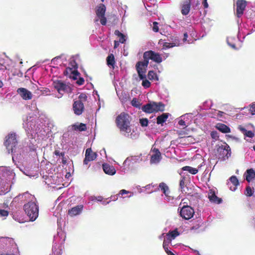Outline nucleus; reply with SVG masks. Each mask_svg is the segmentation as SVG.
Here are the masks:
<instances>
[{
    "label": "nucleus",
    "mask_w": 255,
    "mask_h": 255,
    "mask_svg": "<svg viewBox=\"0 0 255 255\" xmlns=\"http://www.w3.org/2000/svg\"><path fill=\"white\" fill-rule=\"evenodd\" d=\"M143 57L144 59L143 61H138L135 65L136 70L140 79L146 78L145 73L149 59L157 63H161L162 60V57L159 53L152 50L144 52Z\"/></svg>",
    "instance_id": "1"
},
{
    "label": "nucleus",
    "mask_w": 255,
    "mask_h": 255,
    "mask_svg": "<svg viewBox=\"0 0 255 255\" xmlns=\"http://www.w3.org/2000/svg\"><path fill=\"white\" fill-rule=\"evenodd\" d=\"M131 117L125 112L121 113L116 119V124L121 133L126 137H129L131 134Z\"/></svg>",
    "instance_id": "2"
},
{
    "label": "nucleus",
    "mask_w": 255,
    "mask_h": 255,
    "mask_svg": "<svg viewBox=\"0 0 255 255\" xmlns=\"http://www.w3.org/2000/svg\"><path fill=\"white\" fill-rule=\"evenodd\" d=\"M23 209L30 221H34L38 217V206L34 202H29L24 204Z\"/></svg>",
    "instance_id": "3"
},
{
    "label": "nucleus",
    "mask_w": 255,
    "mask_h": 255,
    "mask_svg": "<svg viewBox=\"0 0 255 255\" xmlns=\"http://www.w3.org/2000/svg\"><path fill=\"white\" fill-rule=\"evenodd\" d=\"M87 100V95L85 93H81L78 97V100L74 102L72 108L76 115L80 116L82 114L85 109L84 102Z\"/></svg>",
    "instance_id": "4"
},
{
    "label": "nucleus",
    "mask_w": 255,
    "mask_h": 255,
    "mask_svg": "<svg viewBox=\"0 0 255 255\" xmlns=\"http://www.w3.org/2000/svg\"><path fill=\"white\" fill-rule=\"evenodd\" d=\"M231 155V149L230 146L226 142L223 145L218 146L217 148V156L219 159L226 160Z\"/></svg>",
    "instance_id": "5"
},
{
    "label": "nucleus",
    "mask_w": 255,
    "mask_h": 255,
    "mask_svg": "<svg viewBox=\"0 0 255 255\" xmlns=\"http://www.w3.org/2000/svg\"><path fill=\"white\" fill-rule=\"evenodd\" d=\"M53 86L58 92L61 95H63L64 93H70L72 91L71 87L69 85L60 80L54 82Z\"/></svg>",
    "instance_id": "6"
},
{
    "label": "nucleus",
    "mask_w": 255,
    "mask_h": 255,
    "mask_svg": "<svg viewBox=\"0 0 255 255\" xmlns=\"http://www.w3.org/2000/svg\"><path fill=\"white\" fill-rule=\"evenodd\" d=\"M180 210V216L185 220H189L193 217L195 212L193 208L188 205H184L181 208L179 207L178 210Z\"/></svg>",
    "instance_id": "7"
},
{
    "label": "nucleus",
    "mask_w": 255,
    "mask_h": 255,
    "mask_svg": "<svg viewBox=\"0 0 255 255\" xmlns=\"http://www.w3.org/2000/svg\"><path fill=\"white\" fill-rule=\"evenodd\" d=\"M106 11V6L103 3L99 4L96 8V15L100 19V23L103 25H106L107 23V18L105 16Z\"/></svg>",
    "instance_id": "8"
},
{
    "label": "nucleus",
    "mask_w": 255,
    "mask_h": 255,
    "mask_svg": "<svg viewBox=\"0 0 255 255\" xmlns=\"http://www.w3.org/2000/svg\"><path fill=\"white\" fill-rule=\"evenodd\" d=\"M5 138L4 145L8 150H10L12 152L13 148L17 145L16 135L15 133H11L9 134Z\"/></svg>",
    "instance_id": "9"
},
{
    "label": "nucleus",
    "mask_w": 255,
    "mask_h": 255,
    "mask_svg": "<svg viewBox=\"0 0 255 255\" xmlns=\"http://www.w3.org/2000/svg\"><path fill=\"white\" fill-rule=\"evenodd\" d=\"M247 5L246 0H237L236 2V14L238 17H240L243 14Z\"/></svg>",
    "instance_id": "10"
},
{
    "label": "nucleus",
    "mask_w": 255,
    "mask_h": 255,
    "mask_svg": "<svg viewBox=\"0 0 255 255\" xmlns=\"http://www.w3.org/2000/svg\"><path fill=\"white\" fill-rule=\"evenodd\" d=\"M16 92L24 100H30L32 98L31 92L25 88H18Z\"/></svg>",
    "instance_id": "11"
},
{
    "label": "nucleus",
    "mask_w": 255,
    "mask_h": 255,
    "mask_svg": "<svg viewBox=\"0 0 255 255\" xmlns=\"http://www.w3.org/2000/svg\"><path fill=\"white\" fill-rule=\"evenodd\" d=\"M97 154L93 152L91 148H88L85 152V157L83 161L84 164H88V162L94 160L97 158Z\"/></svg>",
    "instance_id": "12"
},
{
    "label": "nucleus",
    "mask_w": 255,
    "mask_h": 255,
    "mask_svg": "<svg viewBox=\"0 0 255 255\" xmlns=\"http://www.w3.org/2000/svg\"><path fill=\"white\" fill-rule=\"evenodd\" d=\"M153 154L151 156L150 162L151 164L157 163L159 162L161 159V154L158 148H154L152 149Z\"/></svg>",
    "instance_id": "13"
},
{
    "label": "nucleus",
    "mask_w": 255,
    "mask_h": 255,
    "mask_svg": "<svg viewBox=\"0 0 255 255\" xmlns=\"http://www.w3.org/2000/svg\"><path fill=\"white\" fill-rule=\"evenodd\" d=\"M159 188L162 191L165 196L167 197L168 200L173 199V197L170 195V191L168 186L164 182H161L159 184Z\"/></svg>",
    "instance_id": "14"
},
{
    "label": "nucleus",
    "mask_w": 255,
    "mask_h": 255,
    "mask_svg": "<svg viewBox=\"0 0 255 255\" xmlns=\"http://www.w3.org/2000/svg\"><path fill=\"white\" fill-rule=\"evenodd\" d=\"M83 209V205H79L69 209L68 215L71 217H73L79 215Z\"/></svg>",
    "instance_id": "15"
},
{
    "label": "nucleus",
    "mask_w": 255,
    "mask_h": 255,
    "mask_svg": "<svg viewBox=\"0 0 255 255\" xmlns=\"http://www.w3.org/2000/svg\"><path fill=\"white\" fill-rule=\"evenodd\" d=\"M102 166L104 172L107 174L113 175L116 172V170L113 165H111L108 163H104Z\"/></svg>",
    "instance_id": "16"
},
{
    "label": "nucleus",
    "mask_w": 255,
    "mask_h": 255,
    "mask_svg": "<svg viewBox=\"0 0 255 255\" xmlns=\"http://www.w3.org/2000/svg\"><path fill=\"white\" fill-rule=\"evenodd\" d=\"M191 0H185L181 6V13L184 15H187L190 10Z\"/></svg>",
    "instance_id": "17"
},
{
    "label": "nucleus",
    "mask_w": 255,
    "mask_h": 255,
    "mask_svg": "<svg viewBox=\"0 0 255 255\" xmlns=\"http://www.w3.org/2000/svg\"><path fill=\"white\" fill-rule=\"evenodd\" d=\"M208 198L210 202L216 204H220L222 200L221 198L218 197L214 191L210 190L208 194Z\"/></svg>",
    "instance_id": "18"
},
{
    "label": "nucleus",
    "mask_w": 255,
    "mask_h": 255,
    "mask_svg": "<svg viewBox=\"0 0 255 255\" xmlns=\"http://www.w3.org/2000/svg\"><path fill=\"white\" fill-rule=\"evenodd\" d=\"M179 45V40L175 37L172 38V42H164L163 43V47L164 48H169L174 46H178Z\"/></svg>",
    "instance_id": "19"
},
{
    "label": "nucleus",
    "mask_w": 255,
    "mask_h": 255,
    "mask_svg": "<svg viewBox=\"0 0 255 255\" xmlns=\"http://www.w3.org/2000/svg\"><path fill=\"white\" fill-rule=\"evenodd\" d=\"M215 128L220 131L224 133H229L231 132L230 128L224 124L218 123L216 125Z\"/></svg>",
    "instance_id": "20"
},
{
    "label": "nucleus",
    "mask_w": 255,
    "mask_h": 255,
    "mask_svg": "<svg viewBox=\"0 0 255 255\" xmlns=\"http://www.w3.org/2000/svg\"><path fill=\"white\" fill-rule=\"evenodd\" d=\"M154 112H163L165 110V105L162 102H152Z\"/></svg>",
    "instance_id": "21"
},
{
    "label": "nucleus",
    "mask_w": 255,
    "mask_h": 255,
    "mask_svg": "<svg viewBox=\"0 0 255 255\" xmlns=\"http://www.w3.org/2000/svg\"><path fill=\"white\" fill-rule=\"evenodd\" d=\"M246 175V179L248 182H250L254 178H255V171L253 168L247 170L244 174Z\"/></svg>",
    "instance_id": "22"
},
{
    "label": "nucleus",
    "mask_w": 255,
    "mask_h": 255,
    "mask_svg": "<svg viewBox=\"0 0 255 255\" xmlns=\"http://www.w3.org/2000/svg\"><path fill=\"white\" fill-rule=\"evenodd\" d=\"M169 114L168 113H163L162 115L158 116L156 118V123L158 125H162L165 122L168 118Z\"/></svg>",
    "instance_id": "23"
},
{
    "label": "nucleus",
    "mask_w": 255,
    "mask_h": 255,
    "mask_svg": "<svg viewBox=\"0 0 255 255\" xmlns=\"http://www.w3.org/2000/svg\"><path fill=\"white\" fill-rule=\"evenodd\" d=\"M179 235V233L177 230V229L169 231L167 234V239L170 242L172 240H174L176 237Z\"/></svg>",
    "instance_id": "24"
},
{
    "label": "nucleus",
    "mask_w": 255,
    "mask_h": 255,
    "mask_svg": "<svg viewBox=\"0 0 255 255\" xmlns=\"http://www.w3.org/2000/svg\"><path fill=\"white\" fill-rule=\"evenodd\" d=\"M72 128L73 130L79 131H84L87 129L86 125L83 123L72 125Z\"/></svg>",
    "instance_id": "25"
},
{
    "label": "nucleus",
    "mask_w": 255,
    "mask_h": 255,
    "mask_svg": "<svg viewBox=\"0 0 255 255\" xmlns=\"http://www.w3.org/2000/svg\"><path fill=\"white\" fill-rule=\"evenodd\" d=\"M106 61L108 66L112 67L113 69L115 68L116 61L115 56L113 54H110L108 56Z\"/></svg>",
    "instance_id": "26"
},
{
    "label": "nucleus",
    "mask_w": 255,
    "mask_h": 255,
    "mask_svg": "<svg viewBox=\"0 0 255 255\" xmlns=\"http://www.w3.org/2000/svg\"><path fill=\"white\" fill-rule=\"evenodd\" d=\"M141 110L144 112L148 114L154 113L152 102L143 106Z\"/></svg>",
    "instance_id": "27"
},
{
    "label": "nucleus",
    "mask_w": 255,
    "mask_h": 255,
    "mask_svg": "<svg viewBox=\"0 0 255 255\" xmlns=\"http://www.w3.org/2000/svg\"><path fill=\"white\" fill-rule=\"evenodd\" d=\"M68 72H71L72 73V76L71 77L73 80H77V77L80 75V73L77 70H72V68H67L64 73L65 75H67Z\"/></svg>",
    "instance_id": "28"
},
{
    "label": "nucleus",
    "mask_w": 255,
    "mask_h": 255,
    "mask_svg": "<svg viewBox=\"0 0 255 255\" xmlns=\"http://www.w3.org/2000/svg\"><path fill=\"white\" fill-rule=\"evenodd\" d=\"M239 129L242 131V132L244 133V135L246 136L252 138L255 136L254 133L251 131V130H247L245 128L239 126Z\"/></svg>",
    "instance_id": "29"
},
{
    "label": "nucleus",
    "mask_w": 255,
    "mask_h": 255,
    "mask_svg": "<svg viewBox=\"0 0 255 255\" xmlns=\"http://www.w3.org/2000/svg\"><path fill=\"white\" fill-rule=\"evenodd\" d=\"M182 170L183 171H187L190 173L195 175L198 172V169L196 168H193L189 166H185L182 168Z\"/></svg>",
    "instance_id": "30"
},
{
    "label": "nucleus",
    "mask_w": 255,
    "mask_h": 255,
    "mask_svg": "<svg viewBox=\"0 0 255 255\" xmlns=\"http://www.w3.org/2000/svg\"><path fill=\"white\" fill-rule=\"evenodd\" d=\"M230 182L233 184V185L234 186L233 189L231 187H230V189L232 191L235 190L236 187L239 185V182L236 176H232L230 179H229Z\"/></svg>",
    "instance_id": "31"
},
{
    "label": "nucleus",
    "mask_w": 255,
    "mask_h": 255,
    "mask_svg": "<svg viewBox=\"0 0 255 255\" xmlns=\"http://www.w3.org/2000/svg\"><path fill=\"white\" fill-rule=\"evenodd\" d=\"M148 78L150 80H158L156 73L153 70L149 71L147 74Z\"/></svg>",
    "instance_id": "32"
},
{
    "label": "nucleus",
    "mask_w": 255,
    "mask_h": 255,
    "mask_svg": "<svg viewBox=\"0 0 255 255\" xmlns=\"http://www.w3.org/2000/svg\"><path fill=\"white\" fill-rule=\"evenodd\" d=\"M131 105L135 108H140L141 104L138 100L136 98H133L131 102Z\"/></svg>",
    "instance_id": "33"
},
{
    "label": "nucleus",
    "mask_w": 255,
    "mask_h": 255,
    "mask_svg": "<svg viewBox=\"0 0 255 255\" xmlns=\"http://www.w3.org/2000/svg\"><path fill=\"white\" fill-rule=\"evenodd\" d=\"M179 186H180V188L181 189V192L182 193H186V192L185 191V190L184 189V187L186 186L185 183V177H183L180 180Z\"/></svg>",
    "instance_id": "34"
},
{
    "label": "nucleus",
    "mask_w": 255,
    "mask_h": 255,
    "mask_svg": "<svg viewBox=\"0 0 255 255\" xmlns=\"http://www.w3.org/2000/svg\"><path fill=\"white\" fill-rule=\"evenodd\" d=\"M254 190L250 187L248 186L246 188L245 194L247 196H251L254 193Z\"/></svg>",
    "instance_id": "35"
},
{
    "label": "nucleus",
    "mask_w": 255,
    "mask_h": 255,
    "mask_svg": "<svg viewBox=\"0 0 255 255\" xmlns=\"http://www.w3.org/2000/svg\"><path fill=\"white\" fill-rule=\"evenodd\" d=\"M142 80V86L145 88H148L150 87L151 85L150 82L148 80L145 79V78Z\"/></svg>",
    "instance_id": "36"
},
{
    "label": "nucleus",
    "mask_w": 255,
    "mask_h": 255,
    "mask_svg": "<svg viewBox=\"0 0 255 255\" xmlns=\"http://www.w3.org/2000/svg\"><path fill=\"white\" fill-rule=\"evenodd\" d=\"M139 123L142 127H147L148 121L146 118H142L139 120Z\"/></svg>",
    "instance_id": "37"
},
{
    "label": "nucleus",
    "mask_w": 255,
    "mask_h": 255,
    "mask_svg": "<svg viewBox=\"0 0 255 255\" xmlns=\"http://www.w3.org/2000/svg\"><path fill=\"white\" fill-rule=\"evenodd\" d=\"M118 195H113L111 196L110 197L111 200L109 201H107L106 202H105V201L103 202V204H109L111 201H116L118 199Z\"/></svg>",
    "instance_id": "38"
},
{
    "label": "nucleus",
    "mask_w": 255,
    "mask_h": 255,
    "mask_svg": "<svg viewBox=\"0 0 255 255\" xmlns=\"http://www.w3.org/2000/svg\"><path fill=\"white\" fill-rule=\"evenodd\" d=\"M8 215V212L7 211L0 209V216L1 217H6Z\"/></svg>",
    "instance_id": "39"
},
{
    "label": "nucleus",
    "mask_w": 255,
    "mask_h": 255,
    "mask_svg": "<svg viewBox=\"0 0 255 255\" xmlns=\"http://www.w3.org/2000/svg\"><path fill=\"white\" fill-rule=\"evenodd\" d=\"M158 22H154L153 23V27H152V29L153 30V31L155 32H157L159 31V28H158Z\"/></svg>",
    "instance_id": "40"
},
{
    "label": "nucleus",
    "mask_w": 255,
    "mask_h": 255,
    "mask_svg": "<svg viewBox=\"0 0 255 255\" xmlns=\"http://www.w3.org/2000/svg\"><path fill=\"white\" fill-rule=\"evenodd\" d=\"M250 112L252 115H255V104H253L250 106Z\"/></svg>",
    "instance_id": "41"
},
{
    "label": "nucleus",
    "mask_w": 255,
    "mask_h": 255,
    "mask_svg": "<svg viewBox=\"0 0 255 255\" xmlns=\"http://www.w3.org/2000/svg\"><path fill=\"white\" fill-rule=\"evenodd\" d=\"M168 245L166 244L165 241L164 240L163 243V248H164L165 252L167 253V254H168V253H169V252H170L168 250Z\"/></svg>",
    "instance_id": "42"
},
{
    "label": "nucleus",
    "mask_w": 255,
    "mask_h": 255,
    "mask_svg": "<svg viewBox=\"0 0 255 255\" xmlns=\"http://www.w3.org/2000/svg\"><path fill=\"white\" fill-rule=\"evenodd\" d=\"M211 136L212 138L214 139H217L218 138H219V135L218 134V133L216 131H212L211 133Z\"/></svg>",
    "instance_id": "43"
},
{
    "label": "nucleus",
    "mask_w": 255,
    "mask_h": 255,
    "mask_svg": "<svg viewBox=\"0 0 255 255\" xmlns=\"http://www.w3.org/2000/svg\"><path fill=\"white\" fill-rule=\"evenodd\" d=\"M178 124L180 126L182 127L183 128H185L187 127L185 121L182 119L179 121Z\"/></svg>",
    "instance_id": "44"
},
{
    "label": "nucleus",
    "mask_w": 255,
    "mask_h": 255,
    "mask_svg": "<svg viewBox=\"0 0 255 255\" xmlns=\"http://www.w3.org/2000/svg\"><path fill=\"white\" fill-rule=\"evenodd\" d=\"M70 64L72 67V68H74V70H77L78 68V64L76 62L75 60H72L70 62Z\"/></svg>",
    "instance_id": "45"
},
{
    "label": "nucleus",
    "mask_w": 255,
    "mask_h": 255,
    "mask_svg": "<svg viewBox=\"0 0 255 255\" xmlns=\"http://www.w3.org/2000/svg\"><path fill=\"white\" fill-rule=\"evenodd\" d=\"M84 79L82 77H80L79 78V79L76 82V83L78 85H82L84 84Z\"/></svg>",
    "instance_id": "46"
},
{
    "label": "nucleus",
    "mask_w": 255,
    "mask_h": 255,
    "mask_svg": "<svg viewBox=\"0 0 255 255\" xmlns=\"http://www.w3.org/2000/svg\"><path fill=\"white\" fill-rule=\"evenodd\" d=\"M200 5V1L199 0H197L195 5H193V7L194 9H199V5Z\"/></svg>",
    "instance_id": "47"
},
{
    "label": "nucleus",
    "mask_w": 255,
    "mask_h": 255,
    "mask_svg": "<svg viewBox=\"0 0 255 255\" xmlns=\"http://www.w3.org/2000/svg\"><path fill=\"white\" fill-rule=\"evenodd\" d=\"M128 193H129V192H128V191H127V190H125V189H122V190H121L120 191V192H119V194H118V195H124V194H128Z\"/></svg>",
    "instance_id": "48"
},
{
    "label": "nucleus",
    "mask_w": 255,
    "mask_h": 255,
    "mask_svg": "<svg viewBox=\"0 0 255 255\" xmlns=\"http://www.w3.org/2000/svg\"><path fill=\"white\" fill-rule=\"evenodd\" d=\"M119 37H120L119 41L121 43H124L126 41L125 36L124 34H123V36H120Z\"/></svg>",
    "instance_id": "49"
},
{
    "label": "nucleus",
    "mask_w": 255,
    "mask_h": 255,
    "mask_svg": "<svg viewBox=\"0 0 255 255\" xmlns=\"http://www.w3.org/2000/svg\"><path fill=\"white\" fill-rule=\"evenodd\" d=\"M115 34L117 35L118 37L123 36V34L120 32L118 30H116L115 31Z\"/></svg>",
    "instance_id": "50"
},
{
    "label": "nucleus",
    "mask_w": 255,
    "mask_h": 255,
    "mask_svg": "<svg viewBox=\"0 0 255 255\" xmlns=\"http://www.w3.org/2000/svg\"><path fill=\"white\" fill-rule=\"evenodd\" d=\"M115 34L117 35L118 37L123 36V34L120 32L118 30H116L115 31Z\"/></svg>",
    "instance_id": "51"
},
{
    "label": "nucleus",
    "mask_w": 255,
    "mask_h": 255,
    "mask_svg": "<svg viewBox=\"0 0 255 255\" xmlns=\"http://www.w3.org/2000/svg\"><path fill=\"white\" fill-rule=\"evenodd\" d=\"M202 4L204 6V7L205 8H207L208 7V2H207V0H203V2H202Z\"/></svg>",
    "instance_id": "52"
},
{
    "label": "nucleus",
    "mask_w": 255,
    "mask_h": 255,
    "mask_svg": "<svg viewBox=\"0 0 255 255\" xmlns=\"http://www.w3.org/2000/svg\"><path fill=\"white\" fill-rule=\"evenodd\" d=\"M188 38V34L187 33H184V38L183 39V41H186Z\"/></svg>",
    "instance_id": "53"
},
{
    "label": "nucleus",
    "mask_w": 255,
    "mask_h": 255,
    "mask_svg": "<svg viewBox=\"0 0 255 255\" xmlns=\"http://www.w3.org/2000/svg\"><path fill=\"white\" fill-rule=\"evenodd\" d=\"M60 152L58 150H56L54 151V154L57 156H59L60 155Z\"/></svg>",
    "instance_id": "54"
},
{
    "label": "nucleus",
    "mask_w": 255,
    "mask_h": 255,
    "mask_svg": "<svg viewBox=\"0 0 255 255\" xmlns=\"http://www.w3.org/2000/svg\"><path fill=\"white\" fill-rule=\"evenodd\" d=\"M96 200L98 201H102L103 200V197L102 196H98L96 198Z\"/></svg>",
    "instance_id": "55"
},
{
    "label": "nucleus",
    "mask_w": 255,
    "mask_h": 255,
    "mask_svg": "<svg viewBox=\"0 0 255 255\" xmlns=\"http://www.w3.org/2000/svg\"><path fill=\"white\" fill-rule=\"evenodd\" d=\"M223 114H224V112H221V111H218V112L217 115H218L219 117H221L223 116Z\"/></svg>",
    "instance_id": "56"
},
{
    "label": "nucleus",
    "mask_w": 255,
    "mask_h": 255,
    "mask_svg": "<svg viewBox=\"0 0 255 255\" xmlns=\"http://www.w3.org/2000/svg\"><path fill=\"white\" fill-rule=\"evenodd\" d=\"M119 42L117 41H114V48H117V46L119 45Z\"/></svg>",
    "instance_id": "57"
},
{
    "label": "nucleus",
    "mask_w": 255,
    "mask_h": 255,
    "mask_svg": "<svg viewBox=\"0 0 255 255\" xmlns=\"http://www.w3.org/2000/svg\"><path fill=\"white\" fill-rule=\"evenodd\" d=\"M199 228V225H198L196 226H193L191 228V229L192 230H196V229H198Z\"/></svg>",
    "instance_id": "58"
},
{
    "label": "nucleus",
    "mask_w": 255,
    "mask_h": 255,
    "mask_svg": "<svg viewBox=\"0 0 255 255\" xmlns=\"http://www.w3.org/2000/svg\"><path fill=\"white\" fill-rule=\"evenodd\" d=\"M67 162L66 161V158L64 157H63L62 158V163L63 164H66Z\"/></svg>",
    "instance_id": "59"
},
{
    "label": "nucleus",
    "mask_w": 255,
    "mask_h": 255,
    "mask_svg": "<svg viewBox=\"0 0 255 255\" xmlns=\"http://www.w3.org/2000/svg\"><path fill=\"white\" fill-rule=\"evenodd\" d=\"M65 153L64 152H61L59 156H61L63 157H64Z\"/></svg>",
    "instance_id": "60"
},
{
    "label": "nucleus",
    "mask_w": 255,
    "mask_h": 255,
    "mask_svg": "<svg viewBox=\"0 0 255 255\" xmlns=\"http://www.w3.org/2000/svg\"><path fill=\"white\" fill-rule=\"evenodd\" d=\"M168 255H175V254H174L172 252H169V253H168Z\"/></svg>",
    "instance_id": "61"
},
{
    "label": "nucleus",
    "mask_w": 255,
    "mask_h": 255,
    "mask_svg": "<svg viewBox=\"0 0 255 255\" xmlns=\"http://www.w3.org/2000/svg\"><path fill=\"white\" fill-rule=\"evenodd\" d=\"M2 82L0 80V87H1L2 86Z\"/></svg>",
    "instance_id": "62"
},
{
    "label": "nucleus",
    "mask_w": 255,
    "mask_h": 255,
    "mask_svg": "<svg viewBox=\"0 0 255 255\" xmlns=\"http://www.w3.org/2000/svg\"><path fill=\"white\" fill-rule=\"evenodd\" d=\"M0 255H14L12 254H1Z\"/></svg>",
    "instance_id": "63"
},
{
    "label": "nucleus",
    "mask_w": 255,
    "mask_h": 255,
    "mask_svg": "<svg viewBox=\"0 0 255 255\" xmlns=\"http://www.w3.org/2000/svg\"><path fill=\"white\" fill-rule=\"evenodd\" d=\"M253 148H254V150L255 151V146H254Z\"/></svg>",
    "instance_id": "64"
}]
</instances>
